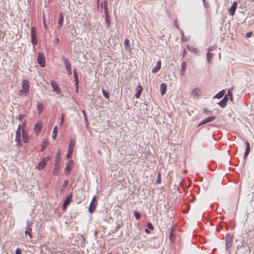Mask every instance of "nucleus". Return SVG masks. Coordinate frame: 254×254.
Masks as SVG:
<instances>
[{"mask_svg": "<svg viewBox=\"0 0 254 254\" xmlns=\"http://www.w3.org/2000/svg\"><path fill=\"white\" fill-rule=\"evenodd\" d=\"M104 13H105V15H109L108 14V8H107V5L105 4V6H104Z\"/></svg>", "mask_w": 254, "mask_h": 254, "instance_id": "37", "label": "nucleus"}, {"mask_svg": "<svg viewBox=\"0 0 254 254\" xmlns=\"http://www.w3.org/2000/svg\"><path fill=\"white\" fill-rule=\"evenodd\" d=\"M31 42L33 45H36L38 43V41L36 38V29L35 27H32L31 28Z\"/></svg>", "mask_w": 254, "mask_h": 254, "instance_id": "3", "label": "nucleus"}, {"mask_svg": "<svg viewBox=\"0 0 254 254\" xmlns=\"http://www.w3.org/2000/svg\"><path fill=\"white\" fill-rule=\"evenodd\" d=\"M63 60H64V64L66 67V69L67 70L68 74L69 75H71V64H70L68 60L67 59H65L64 58H63Z\"/></svg>", "mask_w": 254, "mask_h": 254, "instance_id": "10", "label": "nucleus"}, {"mask_svg": "<svg viewBox=\"0 0 254 254\" xmlns=\"http://www.w3.org/2000/svg\"><path fill=\"white\" fill-rule=\"evenodd\" d=\"M187 69V64L186 62H183L182 64V74L184 75L186 70Z\"/></svg>", "mask_w": 254, "mask_h": 254, "instance_id": "27", "label": "nucleus"}, {"mask_svg": "<svg viewBox=\"0 0 254 254\" xmlns=\"http://www.w3.org/2000/svg\"><path fill=\"white\" fill-rule=\"evenodd\" d=\"M205 123H206V119H204V120L202 121V122L201 123H200L199 124V125L200 126V125H202V124H205Z\"/></svg>", "mask_w": 254, "mask_h": 254, "instance_id": "47", "label": "nucleus"}, {"mask_svg": "<svg viewBox=\"0 0 254 254\" xmlns=\"http://www.w3.org/2000/svg\"><path fill=\"white\" fill-rule=\"evenodd\" d=\"M55 163L59 164H60V163H61V152H60V150L58 151V154L56 155Z\"/></svg>", "mask_w": 254, "mask_h": 254, "instance_id": "23", "label": "nucleus"}, {"mask_svg": "<svg viewBox=\"0 0 254 254\" xmlns=\"http://www.w3.org/2000/svg\"><path fill=\"white\" fill-rule=\"evenodd\" d=\"M75 91L77 93H78V85H75Z\"/></svg>", "mask_w": 254, "mask_h": 254, "instance_id": "48", "label": "nucleus"}, {"mask_svg": "<svg viewBox=\"0 0 254 254\" xmlns=\"http://www.w3.org/2000/svg\"><path fill=\"white\" fill-rule=\"evenodd\" d=\"M237 1H234L232 5L231 6L230 9H229V14L231 16H233L235 14V11L237 9Z\"/></svg>", "mask_w": 254, "mask_h": 254, "instance_id": "12", "label": "nucleus"}, {"mask_svg": "<svg viewBox=\"0 0 254 254\" xmlns=\"http://www.w3.org/2000/svg\"><path fill=\"white\" fill-rule=\"evenodd\" d=\"M203 1L204 2V0H203Z\"/></svg>", "mask_w": 254, "mask_h": 254, "instance_id": "56", "label": "nucleus"}, {"mask_svg": "<svg viewBox=\"0 0 254 254\" xmlns=\"http://www.w3.org/2000/svg\"><path fill=\"white\" fill-rule=\"evenodd\" d=\"M21 125H19L15 133V141L18 146H21L22 145V142L21 139Z\"/></svg>", "mask_w": 254, "mask_h": 254, "instance_id": "2", "label": "nucleus"}, {"mask_svg": "<svg viewBox=\"0 0 254 254\" xmlns=\"http://www.w3.org/2000/svg\"><path fill=\"white\" fill-rule=\"evenodd\" d=\"M191 95L193 97L198 96L201 94V90L198 87L194 88L191 91Z\"/></svg>", "mask_w": 254, "mask_h": 254, "instance_id": "16", "label": "nucleus"}, {"mask_svg": "<svg viewBox=\"0 0 254 254\" xmlns=\"http://www.w3.org/2000/svg\"><path fill=\"white\" fill-rule=\"evenodd\" d=\"M51 83L54 91L57 92V94L60 93L61 90L58 83L54 80H52Z\"/></svg>", "mask_w": 254, "mask_h": 254, "instance_id": "9", "label": "nucleus"}, {"mask_svg": "<svg viewBox=\"0 0 254 254\" xmlns=\"http://www.w3.org/2000/svg\"><path fill=\"white\" fill-rule=\"evenodd\" d=\"M24 116L23 115H19V119L21 120Z\"/></svg>", "mask_w": 254, "mask_h": 254, "instance_id": "50", "label": "nucleus"}, {"mask_svg": "<svg viewBox=\"0 0 254 254\" xmlns=\"http://www.w3.org/2000/svg\"><path fill=\"white\" fill-rule=\"evenodd\" d=\"M176 231V227L173 226L169 232V239L171 242H174L175 238L173 236L174 233Z\"/></svg>", "mask_w": 254, "mask_h": 254, "instance_id": "17", "label": "nucleus"}, {"mask_svg": "<svg viewBox=\"0 0 254 254\" xmlns=\"http://www.w3.org/2000/svg\"><path fill=\"white\" fill-rule=\"evenodd\" d=\"M75 142H76V141H75V139L71 138L70 139V142H69V145L68 147V152L67 154V158H70L71 157L73 152L74 147L75 145Z\"/></svg>", "mask_w": 254, "mask_h": 254, "instance_id": "1", "label": "nucleus"}, {"mask_svg": "<svg viewBox=\"0 0 254 254\" xmlns=\"http://www.w3.org/2000/svg\"><path fill=\"white\" fill-rule=\"evenodd\" d=\"M75 85H78V78H74Z\"/></svg>", "mask_w": 254, "mask_h": 254, "instance_id": "45", "label": "nucleus"}, {"mask_svg": "<svg viewBox=\"0 0 254 254\" xmlns=\"http://www.w3.org/2000/svg\"><path fill=\"white\" fill-rule=\"evenodd\" d=\"M135 90L136 91L135 96L136 98H139L142 91V87L141 86V85L139 84L138 86L136 87Z\"/></svg>", "mask_w": 254, "mask_h": 254, "instance_id": "19", "label": "nucleus"}, {"mask_svg": "<svg viewBox=\"0 0 254 254\" xmlns=\"http://www.w3.org/2000/svg\"><path fill=\"white\" fill-rule=\"evenodd\" d=\"M57 135V127L56 126L54 127L53 132H52V138L53 139H55L56 138Z\"/></svg>", "mask_w": 254, "mask_h": 254, "instance_id": "26", "label": "nucleus"}, {"mask_svg": "<svg viewBox=\"0 0 254 254\" xmlns=\"http://www.w3.org/2000/svg\"><path fill=\"white\" fill-rule=\"evenodd\" d=\"M42 124L41 122L37 123L34 126V132L36 134H38L41 130Z\"/></svg>", "mask_w": 254, "mask_h": 254, "instance_id": "14", "label": "nucleus"}, {"mask_svg": "<svg viewBox=\"0 0 254 254\" xmlns=\"http://www.w3.org/2000/svg\"><path fill=\"white\" fill-rule=\"evenodd\" d=\"M37 61L41 67H43L45 66V57L43 53L41 52L38 53Z\"/></svg>", "mask_w": 254, "mask_h": 254, "instance_id": "7", "label": "nucleus"}, {"mask_svg": "<svg viewBox=\"0 0 254 254\" xmlns=\"http://www.w3.org/2000/svg\"><path fill=\"white\" fill-rule=\"evenodd\" d=\"M43 23H44V27H45V29H47L48 26L47 25V24L46 23L45 18L44 16H43Z\"/></svg>", "mask_w": 254, "mask_h": 254, "instance_id": "43", "label": "nucleus"}, {"mask_svg": "<svg viewBox=\"0 0 254 254\" xmlns=\"http://www.w3.org/2000/svg\"><path fill=\"white\" fill-rule=\"evenodd\" d=\"M246 150L245 153V158H246L250 152V144L248 142H246Z\"/></svg>", "mask_w": 254, "mask_h": 254, "instance_id": "22", "label": "nucleus"}, {"mask_svg": "<svg viewBox=\"0 0 254 254\" xmlns=\"http://www.w3.org/2000/svg\"><path fill=\"white\" fill-rule=\"evenodd\" d=\"M63 21H64V17H63V15L62 14H61L60 17L59 21H58V23L59 28H61L63 24Z\"/></svg>", "mask_w": 254, "mask_h": 254, "instance_id": "25", "label": "nucleus"}, {"mask_svg": "<svg viewBox=\"0 0 254 254\" xmlns=\"http://www.w3.org/2000/svg\"><path fill=\"white\" fill-rule=\"evenodd\" d=\"M252 34H253V32H248L246 36V37L247 38H250L252 36Z\"/></svg>", "mask_w": 254, "mask_h": 254, "instance_id": "42", "label": "nucleus"}, {"mask_svg": "<svg viewBox=\"0 0 254 254\" xmlns=\"http://www.w3.org/2000/svg\"><path fill=\"white\" fill-rule=\"evenodd\" d=\"M105 21H106V22L107 23V25L108 26H109V25H110L109 16V15H105Z\"/></svg>", "mask_w": 254, "mask_h": 254, "instance_id": "35", "label": "nucleus"}, {"mask_svg": "<svg viewBox=\"0 0 254 254\" xmlns=\"http://www.w3.org/2000/svg\"><path fill=\"white\" fill-rule=\"evenodd\" d=\"M67 184H68V182L67 181H64L63 184V187L64 188H65L67 186Z\"/></svg>", "mask_w": 254, "mask_h": 254, "instance_id": "46", "label": "nucleus"}, {"mask_svg": "<svg viewBox=\"0 0 254 254\" xmlns=\"http://www.w3.org/2000/svg\"><path fill=\"white\" fill-rule=\"evenodd\" d=\"M145 232L147 233V234H150V231L148 229H146L145 230Z\"/></svg>", "mask_w": 254, "mask_h": 254, "instance_id": "51", "label": "nucleus"}, {"mask_svg": "<svg viewBox=\"0 0 254 254\" xmlns=\"http://www.w3.org/2000/svg\"><path fill=\"white\" fill-rule=\"evenodd\" d=\"M25 234H28L29 235L30 237H31V235H30V234L29 233V232H28V231H25Z\"/></svg>", "mask_w": 254, "mask_h": 254, "instance_id": "53", "label": "nucleus"}, {"mask_svg": "<svg viewBox=\"0 0 254 254\" xmlns=\"http://www.w3.org/2000/svg\"><path fill=\"white\" fill-rule=\"evenodd\" d=\"M55 42L56 43V44H58L59 43V38H57L55 40Z\"/></svg>", "mask_w": 254, "mask_h": 254, "instance_id": "52", "label": "nucleus"}, {"mask_svg": "<svg viewBox=\"0 0 254 254\" xmlns=\"http://www.w3.org/2000/svg\"><path fill=\"white\" fill-rule=\"evenodd\" d=\"M82 113L84 114H85L84 111H82Z\"/></svg>", "mask_w": 254, "mask_h": 254, "instance_id": "55", "label": "nucleus"}, {"mask_svg": "<svg viewBox=\"0 0 254 254\" xmlns=\"http://www.w3.org/2000/svg\"><path fill=\"white\" fill-rule=\"evenodd\" d=\"M188 49L190 51H191V52H192L193 53H197V51H198L197 49H195V48H193L192 47H190L188 46Z\"/></svg>", "mask_w": 254, "mask_h": 254, "instance_id": "31", "label": "nucleus"}, {"mask_svg": "<svg viewBox=\"0 0 254 254\" xmlns=\"http://www.w3.org/2000/svg\"><path fill=\"white\" fill-rule=\"evenodd\" d=\"M22 137L24 143H27L29 141V136L28 133L25 131L24 128L22 129Z\"/></svg>", "mask_w": 254, "mask_h": 254, "instance_id": "11", "label": "nucleus"}, {"mask_svg": "<svg viewBox=\"0 0 254 254\" xmlns=\"http://www.w3.org/2000/svg\"><path fill=\"white\" fill-rule=\"evenodd\" d=\"M129 41L128 39H126L125 41V44L126 46H128Z\"/></svg>", "mask_w": 254, "mask_h": 254, "instance_id": "44", "label": "nucleus"}, {"mask_svg": "<svg viewBox=\"0 0 254 254\" xmlns=\"http://www.w3.org/2000/svg\"><path fill=\"white\" fill-rule=\"evenodd\" d=\"M37 107L38 110V113L40 114L43 110L44 107L43 104L40 102H38L37 105Z\"/></svg>", "mask_w": 254, "mask_h": 254, "instance_id": "24", "label": "nucleus"}, {"mask_svg": "<svg viewBox=\"0 0 254 254\" xmlns=\"http://www.w3.org/2000/svg\"><path fill=\"white\" fill-rule=\"evenodd\" d=\"M102 93H103V96L106 99H108L109 98V93L107 91H106L105 89H102Z\"/></svg>", "mask_w": 254, "mask_h": 254, "instance_id": "30", "label": "nucleus"}, {"mask_svg": "<svg viewBox=\"0 0 254 254\" xmlns=\"http://www.w3.org/2000/svg\"><path fill=\"white\" fill-rule=\"evenodd\" d=\"M22 89L19 90V92H24L28 93L29 90V82L27 80H24L22 82Z\"/></svg>", "mask_w": 254, "mask_h": 254, "instance_id": "6", "label": "nucleus"}, {"mask_svg": "<svg viewBox=\"0 0 254 254\" xmlns=\"http://www.w3.org/2000/svg\"><path fill=\"white\" fill-rule=\"evenodd\" d=\"M50 159V157L49 156H47L44 157L41 161H40L38 166H37V168L39 169V170H41L44 168V167L46 166V163L49 161Z\"/></svg>", "mask_w": 254, "mask_h": 254, "instance_id": "4", "label": "nucleus"}, {"mask_svg": "<svg viewBox=\"0 0 254 254\" xmlns=\"http://www.w3.org/2000/svg\"><path fill=\"white\" fill-rule=\"evenodd\" d=\"M15 254H21V251L20 248H18L16 249Z\"/></svg>", "mask_w": 254, "mask_h": 254, "instance_id": "41", "label": "nucleus"}, {"mask_svg": "<svg viewBox=\"0 0 254 254\" xmlns=\"http://www.w3.org/2000/svg\"><path fill=\"white\" fill-rule=\"evenodd\" d=\"M147 227L149 229H151V230H153L154 229V226H153V225L149 222L147 224Z\"/></svg>", "mask_w": 254, "mask_h": 254, "instance_id": "38", "label": "nucleus"}, {"mask_svg": "<svg viewBox=\"0 0 254 254\" xmlns=\"http://www.w3.org/2000/svg\"><path fill=\"white\" fill-rule=\"evenodd\" d=\"M167 85L165 83H162L160 85V92L161 95H164L166 91Z\"/></svg>", "mask_w": 254, "mask_h": 254, "instance_id": "20", "label": "nucleus"}, {"mask_svg": "<svg viewBox=\"0 0 254 254\" xmlns=\"http://www.w3.org/2000/svg\"><path fill=\"white\" fill-rule=\"evenodd\" d=\"M228 96L229 95L230 96V99L231 101L233 100V98H232V95H233V93H232V89H229L228 90Z\"/></svg>", "mask_w": 254, "mask_h": 254, "instance_id": "32", "label": "nucleus"}, {"mask_svg": "<svg viewBox=\"0 0 254 254\" xmlns=\"http://www.w3.org/2000/svg\"><path fill=\"white\" fill-rule=\"evenodd\" d=\"M228 99V95H226L224 98L218 103V104L222 108H224L226 106Z\"/></svg>", "mask_w": 254, "mask_h": 254, "instance_id": "15", "label": "nucleus"}, {"mask_svg": "<svg viewBox=\"0 0 254 254\" xmlns=\"http://www.w3.org/2000/svg\"><path fill=\"white\" fill-rule=\"evenodd\" d=\"M21 125V126H23L22 128H24L25 129V126H26L25 122H24L23 123H22V125Z\"/></svg>", "mask_w": 254, "mask_h": 254, "instance_id": "49", "label": "nucleus"}, {"mask_svg": "<svg viewBox=\"0 0 254 254\" xmlns=\"http://www.w3.org/2000/svg\"><path fill=\"white\" fill-rule=\"evenodd\" d=\"M157 181H156V183L157 184H160L161 182V174L160 172L158 173V175H157Z\"/></svg>", "mask_w": 254, "mask_h": 254, "instance_id": "33", "label": "nucleus"}, {"mask_svg": "<svg viewBox=\"0 0 254 254\" xmlns=\"http://www.w3.org/2000/svg\"><path fill=\"white\" fill-rule=\"evenodd\" d=\"M49 144V141L48 140H44L42 142V147L41 151H43L47 146V145Z\"/></svg>", "mask_w": 254, "mask_h": 254, "instance_id": "28", "label": "nucleus"}, {"mask_svg": "<svg viewBox=\"0 0 254 254\" xmlns=\"http://www.w3.org/2000/svg\"><path fill=\"white\" fill-rule=\"evenodd\" d=\"M72 194H70V195H69L66 198V199H65V200L64 201V202L63 203V210H65V209H66V207L70 203V202H71V199H72Z\"/></svg>", "mask_w": 254, "mask_h": 254, "instance_id": "8", "label": "nucleus"}, {"mask_svg": "<svg viewBox=\"0 0 254 254\" xmlns=\"http://www.w3.org/2000/svg\"><path fill=\"white\" fill-rule=\"evenodd\" d=\"M73 162L72 160H69L67 162V163L66 164V167H65V170H64V173L65 174H68L69 173V172L70 171L71 169L73 166Z\"/></svg>", "mask_w": 254, "mask_h": 254, "instance_id": "13", "label": "nucleus"}, {"mask_svg": "<svg viewBox=\"0 0 254 254\" xmlns=\"http://www.w3.org/2000/svg\"><path fill=\"white\" fill-rule=\"evenodd\" d=\"M224 92H225L224 90H222V91H220L218 93H217L214 97H216L218 99H220L223 96V95L224 94Z\"/></svg>", "mask_w": 254, "mask_h": 254, "instance_id": "29", "label": "nucleus"}, {"mask_svg": "<svg viewBox=\"0 0 254 254\" xmlns=\"http://www.w3.org/2000/svg\"><path fill=\"white\" fill-rule=\"evenodd\" d=\"M210 55V54H209V53H207V59H208V56H209V55Z\"/></svg>", "mask_w": 254, "mask_h": 254, "instance_id": "54", "label": "nucleus"}, {"mask_svg": "<svg viewBox=\"0 0 254 254\" xmlns=\"http://www.w3.org/2000/svg\"><path fill=\"white\" fill-rule=\"evenodd\" d=\"M59 164H55L54 168L53 171V174L54 175H57L60 169Z\"/></svg>", "mask_w": 254, "mask_h": 254, "instance_id": "21", "label": "nucleus"}, {"mask_svg": "<svg viewBox=\"0 0 254 254\" xmlns=\"http://www.w3.org/2000/svg\"><path fill=\"white\" fill-rule=\"evenodd\" d=\"M161 67V61L159 60L157 62L156 65L155 67H154L152 69V72L153 73H155L157 72Z\"/></svg>", "mask_w": 254, "mask_h": 254, "instance_id": "18", "label": "nucleus"}, {"mask_svg": "<svg viewBox=\"0 0 254 254\" xmlns=\"http://www.w3.org/2000/svg\"><path fill=\"white\" fill-rule=\"evenodd\" d=\"M96 197L94 196L92 197L91 202H90V205L88 208V211L91 213H93L95 210L96 207L97 205L96 201Z\"/></svg>", "mask_w": 254, "mask_h": 254, "instance_id": "5", "label": "nucleus"}, {"mask_svg": "<svg viewBox=\"0 0 254 254\" xmlns=\"http://www.w3.org/2000/svg\"><path fill=\"white\" fill-rule=\"evenodd\" d=\"M215 117L214 116L210 117H207V123L212 121L215 119Z\"/></svg>", "mask_w": 254, "mask_h": 254, "instance_id": "40", "label": "nucleus"}, {"mask_svg": "<svg viewBox=\"0 0 254 254\" xmlns=\"http://www.w3.org/2000/svg\"><path fill=\"white\" fill-rule=\"evenodd\" d=\"M134 215L136 219L137 220H139L141 218V215L140 213L137 211H135L134 212Z\"/></svg>", "mask_w": 254, "mask_h": 254, "instance_id": "34", "label": "nucleus"}, {"mask_svg": "<svg viewBox=\"0 0 254 254\" xmlns=\"http://www.w3.org/2000/svg\"><path fill=\"white\" fill-rule=\"evenodd\" d=\"M64 114L63 113L62 114V117H61V122H60V124L62 125L64 123Z\"/></svg>", "mask_w": 254, "mask_h": 254, "instance_id": "39", "label": "nucleus"}, {"mask_svg": "<svg viewBox=\"0 0 254 254\" xmlns=\"http://www.w3.org/2000/svg\"><path fill=\"white\" fill-rule=\"evenodd\" d=\"M73 77L74 79L78 78L77 72L76 68H74L73 70Z\"/></svg>", "mask_w": 254, "mask_h": 254, "instance_id": "36", "label": "nucleus"}]
</instances>
